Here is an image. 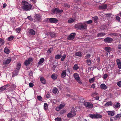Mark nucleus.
Wrapping results in <instances>:
<instances>
[{"label":"nucleus","mask_w":121,"mask_h":121,"mask_svg":"<svg viewBox=\"0 0 121 121\" xmlns=\"http://www.w3.org/2000/svg\"><path fill=\"white\" fill-rule=\"evenodd\" d=\"M27 18L31 21H33V19L31 16H28L27 17Z\"/></svg>","instance_id":"nucleus-49"},{"label":"nucleus","mask_w":121,"mask_h":121,"mask_svg":"<svg viewBox=\"0 0 121 121\" xmlns=\"http://www.w3.org/2000/svg\"><path fill=\"white\" fill-rule=\"evenodd\" d=\"M107 113L109 116H113L115 115V113L113 111H107Z\"/></svg>","instance_id":"nucleus-15"},{"label":"nucleus","mask_w":121,"mask_h":121,"mask_svg":"<svg viewBox=\"0 0 121 121\" xmlns=\"http://www.w3.org/2000/svg\"><path fill=\"white\" fill-rule=\"evenodd\" d=\"M22 8L25 11H28L31 9L32 7V6L30 4L25 0L22 1Z\"/></svg>","instance_id":"nucleus-1"},{"label":"nucleus","mask_w":121,"mask_h":121,"mask_svg":"<svg viewBox=\"0 0 121 121\" xmlns=\"http://www.w3.org/2000/svg\"><path fill=\"white\" fill-rule=\"evenodd\" d=\"M117 84L119 87L121 86V82L119 81L117 82Z\"/></svg>","instance_id":"nucleus-54"},{"label":"nucleus","mask_w":121,"mask_h":121,"mask_svg":"<svg viewBox=\"0 0 121 121\" xmlns=\"http://www.w3.org/2000/svg\"><path fill=\"white\" fill-rule=\"evenodd\" d=\"M98 18L97 17H95L94 18V19L93 20L94 22H97L98 20Z\"/></svg>","instance_id":"nucleus-48"},{"label":"nucleus","mask_w":121,"mask_h":121,"mask_svg":"<svg viewBox=\"0 0 121 121\" xmlns=\"http://www.w3.org/2000/svg\"><path fill=\"white\" fill-rule=\"evenodd\" d=\"M100 87L101 89L106 90L107 88V86L104 84H102L100 85Z\"/></svg>","instance_id":"nucleus-17"},{"label":"nucleus","mask_w":121,"mask_h":121,"mask_svg":"<svg viewBox=\"0 0 121 121\" xmlns=\"http://www.w3.org/2000/svg\"><path fill=\"white\" fill-rule=\"evenodd\" d=\"M65 105V103H63L62 104H60L59 107L61 109L63 108Z\"/></svg>","instance_id":"nucleus-37"},{"label":"nucleus","mask_w":121,"mask_h":121,"mask_svg":"<svg viewBox=\"0 0 121 121\" xmlns=\"http://www.w3.org/2000/svg\"><path fill=\"white\" fill-rule=\"evenodd\" d=\"M116 61L117 63V65L118 64L121 63L120 62V60L119 59H118L116 60Z\"/></svg>","instance_id":"nucleus-53"},{"label":"nucleus","mask_w":121,"mask_h":121,"mask_svg":"<svg viewBox=\"0 0 121 121\" xmlns=\"http://www.w3.org/2000/svg\"><path fill=\"white\" fill-rule=\"evenodd\" d=\"M74 21L73 19L72 18L69 19L68 21V22L69 23H72Z\"/></svg>","instance_id":"nucleus-39"},{"label":"nucleus","mask_w":121,"mask_h":121,"mask_svg":"<svg viewBox=\"0 0 121 121\" xmlns=\"http://www.w3.org/2000/svg\"><path fill=\"white\" fill-rule=\"evenodd\" d=\"M84 104L87 108H92L93 105L92 103L88 102H84Z\"/></svg>","instance_id":"nucleus-5"},{"label":"nucleus","mask_w":121,"mask_h":121,"mask_svg":"<svg viewBox=\"0 0 121 121\" xmlns=\"http://www.w3.org/2000/svg\"><path fill=\"white\" fill-rule=\"evenodd\" d=\"M5 43V41L2 39L0 38V47L3 45Z\"/></svg>","instance_id":"nucleus-25"},{"label":"nucleus","mask_w":121,"mask_h":121,"mask_svg":"<svg viewBox=\"0 0 121 121\" xmlns=\"http://www.w3.org/2000/svg\"><path fill=\"white\" fill-rule=\"evenodd\" d=\"M62 57V55L60 54L57 55L55 56V58L56 59H59L60 58Z\"/></svg>","instance_id":"nucleus-35"},{"label":"nucleus","mask_w":121,"mask_h":121,"mask_svg":"<svg viewBox=\"0 0 121 121\" xmlns=\"http://www.w3.org/2000/svg\"><path fill=\"white\" fill-rule=\"evenodd\" d=\"M64 5L65 7L66 8H69L70 7L69 5L68 4H67L65 3L64 4Z\"/></svg>","instance_id":"nucleus-50"},{"label":"nucleus","mask_w":121,"mask_h":121,"mask_svg":"<svg viewBox=\"0 0 121 121\" xmlns=\"http://www.w3.org/2000/svg\"><path fill=\"white\" fill-rule=\"evenodd\" d=\"M118 49H121V44H119L118 45Z\"/></svg>","instance_id":"nucleus-64"},{"label":"nucleus","mask_w":121,"mask_h":121,"mask_svg":"<svg viewBox=\"0 0 121 121\" xmlns=\"http://www.w3.org/2000/svg\"><path fill=\"white\" fill-rule=\"evenodd\" d=\"M113 107L115 108H120V104L118 102H117V104H114Z\"/></svg>","instance_id":"nucleus-18"},{"label":"nucleus","mask_w":121,"mask_h":121,"mask_svg":"<svg viewBox=\"0 0 121 121\" xmlns=\"http://www.w3.org/2000/svg\"><path fill=\"white\" fill-rule=\"evenodd\" d=\"M105 42L107 43H111L113 41V39L110 37H107L104 39Z\"/></svg>","instance_id":"nucleus-12"},{"label":"nucleus","mask_w":121,"mask_h":121,"mask_svg":"<svg viewBox=\"0 0 121 121\" xmlns=\"http://www.w3.org/2000/svg\"><path fill=\"white\" fill-rule=\"evenodd\" d=\"M4 52L5 53H9L10 50L7 47H5L4 49Z\"/></svg>","instance_id":"nucleus-33"},{"label":"nucleus","mask_w":121,"mask_h":121,"mask_svg":"<svg viewBox=\"0 0 121 121\" xmlns=\"http://www.w3.org/2000/svg\"><path fill=\"white\" fill-rule=\"evenodd\" d=\"M91 60H87L86 63L87 64L90 65L91 64Z\"/></svg>","instance_id":"nucleus-43"},{"label":"nucleus","mask_w":121,"mask_h":121,"mask_svg":"<svg viewBox=\"0 0 121 121\" xmlns=\"http://www.w3.org/2000/svg\"><path fill=\"white\" fill-rule=\"evenodd\" d=\"M49 34L50 35L52 38H54L55 36V33H54L50 32Z\"/></svg>","instance_id":"nucleus-40"},{"label":"nucleus","mask_w":121,"mask_h":121,"mask_svg":"<svg viewBox=\"0 0 121 121\" xmlns=\"http://www.w3.org/2000/svg\"><path fill=\"white\" fill-rule=\"evenodd\" d=\"M109 35L112 37H116L118 35V33H111Z\"/></svg>","instance_id":"nucleus-21"},{"label":"nucleus","mask_w":121,"mask_h":121,"mask_svg":"<svg viewBox=\"0 0 121 121\" xmlns=\"http://www.w3.org/2000/svg\"><path fill=\"white\" fill-rule=\"evenodd\" d=\"M49 21L51 23H56L58 22V20L56 18H49Z\"/></svg>","instance_id":"nucleus-10"},{"label":"nucleus","mask_w":121,"mask_h":121,"mask_svg":"<svg viewBox=\"0 0 121 121\" xmlns=\"http://www.w3.org/2000/svg\"><path fill=\"white\" fill-rule=\"evenodd\" d=\"M95 87V84H93L91 86V87L93 88H94Z\"/></svg>","instance_id":"nucleus-63"},{"label":"nucleus","mask_w":121,"mask_h":121,"mask_svg":"<svg viewBox=\"0 0 121 121\" xmlns=\"http://www.w3.org/2000/svg\"><path fill=\"white\" fill-rule=\"evenodd\" d=\"M105 50L109 53L111 51H112V49L109 47H106L105 48Z\"/></svg>","instance_id":"nucleus-16"},{"label":"nucleus","mask_w":121,"mask_h":121,"mask_svg":"<svg viewBox=\"0 0 121 121\" xmlns=\"http://www.w3.org/2000/svg\"><path fill=\"white\" fill-rule=\"evenodd\" d=\"M121 117V113L120 114H118L117 115L114 117V118L115 120H117V119Z\"/></svg>","instance_id":"nucleus-30"},{"label":"nucleus","mask_w":121,"mask_h":121,"mask_svg":"<svg viewBox=\"0 0 121 121\" xmlns=\"http://www.w3.org/2000/svg\"><path fill=\"white\" fill-rule=\"evenodd\" d=\"M21 67V64L19 63H18L17 64V65L16 66V68L17 70H19L20 69Z\"/></svg>","instance_id":"nucleus-34"},{"label":"nucleus","mask_w":121,"mask_h":121,"mask_svg":"<svg viewBox=\"0 0 121 121\" xmlns=\"http://www.w3.org/2000/svg\"><path fill=\"white\" fill-rule=\"evenodd\" d=\"M79 69V67L77 64L75 65L73 67V69L74 70H77Z\"/></svg>","instance_id":"nucleus-32"},{"label":"nucleus","mask_w":121,"mask_h":121,"mask_svg":"<svg viewBox=\"0 0 121 121\" xmlns=\"http://www.w3.org/2000/svg\"><path fill=\"white\" fill-rule=\"evenodd\" d=\"M112 104V103L111 101H109L107 102L105 104V106L106 107L111 106Z\"/></svg>","instance_id":"nucleus-22"},{"label":"nucleus","mask_w":121,"mask_h":121,"mask_svg":"<svg viewBox=\"0 0 121 121\" xmlns=\"http://www.w3.org/2000/svg\"><path fill=\"white\" fill-rule=\"evenodd\" d=\"M56 110L57 111H59L61 109L60 108H59V107H56Z\"/></svg>","instance_id":"nucleus-62"},{"label":"nucleus","mask_w":121,"mask_h":121,"mask_svg":"<svg viewBox=\"0 0 121 121\" xmlns=\"http://www.w3.org/2000/svg\"><path fill=\"white\" fill-rule=\"evenodd\" d=\"M57 77V74L53 73L51 76V77L53 79H56Z\"/></svg>","instance_id":"nucleus-23"},{"label":"nucleus","mask_w":121,"mask_h":121,"mask_svg":"<svg viewBox=\"0 0 121 121\" xmlns=\"http://www.w3.org/2000/svg\"><path fill=\"white\" fill-rule=\"evenodd\" d=\"M75 108L76 110L77 111H79L80 109V108L79 107H77Z\"/></svg>","instance_id":"nucleus-58"},{"label":"nucleus","mask_w":121,"mask_h":121,"mask_svg":"<svg viewBox=\"0 0 121 121\" xmlns=\"http://www.w3.org/2000/svg\"><path fill=\"white\" fill-rule=\"evenodd\" d=\"M29 86L30 87H31L34 86V84L30 82L29 83Z\"/></svg>","instance_id":"nucleus-56"},{"label":"nucleus","mask_w":121,"mask_h":121,"mask_svg":"<svg viewBox=\"0 0 121 121\" xmlns=\"http://www.w3.org/2000/svg\"><path fill=\"white\" fill-rule=\"evenodd\" d=\"M92 21L91 20H90L86 22V23L88 24H90L92 23Z\"/></svg>","instance_id":"nucleus-45"},{"label":"nucleus","mask_w":121,"mask_h":121,"mask_svg":"<svg viewBox=\"0 0 121 121\" xmlns=\"http://www.w3.org/2000/svg\"><path fill=\"white\" fill-rule=\"evenodd\" d=\"M75 27L80 30L87 29V26L85 23L83 24L82 23L76 24L75 25Z\"/></svg>","instance_id":"nucleus-2"},{"label":"nucleus","mask_w":121,"mask_h":121,"mask_svg":"<svg viewBox=\"0 0 121 121\" xmlns=\"http://www.w3.org/2000/svg\"><path fill=\"white\" fill-rule=\"evenodd\" d=\"M33 59L31 58H29L27 60H26L24 62V64L26 66H27L29 65L30 63L32 61Z\"/></svg>","instance_id":"nucleus-7"},{"label":"nucleus","mask_w":121,"mask_h":121,"mask_svg":"<svg viewBox=\"0 0 121 121\" xmlns=\"http://www.w3.org/2000/svg\"><path fill=\"white\" fill-rule=\"evenodd\" d=\"M16 31L18 33H19L21 30V29L20 28H18L16 29Z\"/></svg>","instance_id":"nucleus-42"},{"label":"nucleus","mask_w":121,"mask_h":121,"mask_svg":"<svg viewBox=\"0 0 121 121\" xmlns=\"http://www.w3.org/2000/svg\"><path fill=\"white\" fill-rule=\"evenodd\" d=\"M97 35L99 37H101L105 35V34L104 33L101 32L98 33Z\"/></svg>","instance_id":"nucleus-24"},{"label":"nucleus","mask_w":121,"mask_h":121,"mask_svg":"<svg viewBox=\"0 0 121 121\" xmlns=\"http://www.w3.org/2000/svg\"><path fill=\"white\" fill-rule=\"evenodd\" d=\"M66 70L63 71L61 74V77L62 78H65L66 76Z\"/></svg>","instance_id":"nucleus-20"},{"label":"nucleus","mask_w":121,"mask_h":121,"mask_svg":"<svg viewBox=\"0 0 121 121\" xmlns=\"http://www.w3.org/2000/svg\"><path fill=\"white\" fill-rule=\"evenodd\" d=\"M53 50V48H50L48 49V51L47 52L48 53L49 52V53H51L52 52V51Z\"/></svg>","instance_id":"nucleus-41"},{"label":"nucleus","mask_w":121,"mask_h":121,"mask_svg":"<svg viewBox=\"0 0 121 121\" xmlns=\"http://www.w3.org/2000/svg\"><path fill=\"white\" fill-rule=\"evenodd\" d=\"M118 68L119 69H121V63L117 65Z\"/></svg>","instance_id":"nucleus-60"},{"label":"nucleus","mask_w":121,"mask_h":121,"mask_svg":"<svg viewBox=\"0 0 121 121\" xmlns=\"http://www.w3.org/2000/svg\"><path fill=\"white\" fill-rule=\"evenodd\" d=\"M34 20L35 21H39L41 20L40 16L39 14H36L34 17Z\"/></svg>","instance_id":"nucleus-13"},{"label":"nucleus","mask_w":121,"mask_h":121,"mask_svg":"<svg viewBox=\"0 0 121 121\" xmlns=\"http://www.w3.org/2000/svg\"><path fill=\"white\" fill-rule=\"evenodd\" d=\"M52 12L54 14H57L58 13H61L63 12L62 10H59L58 9L55 8L54 9H52Z\"/></svg>","instance_id":"nucleus-6"},{"label":"nucleus","mask_w":121,"mask_h":121,"mask_svg":"<svg viewBox=\"0 0 121 121\" xmlns=\"http://www.w3.org/2000/svg\"><path fill=\"white\" fill-rule=\"evenodd\" d=\"M30 35H34L35 34V32L33 29H30L28 31Z\"/></svg>","instance_id":"nucleus-14"},{"label":"nucleus","mask_w":121,"mask_h":121,"mask_svg":"<svg viewBox=\"0 0 121 121\" xmlns=\"http://www.w3.org/2000/svg\"><path fill=\"white\" fill-rule=\"evenodd\" d=\"M55 120L56 121H61V118L58 117L56 118Z\"/></svg>","instance_id":"nucleus-52"},{"label":"nucleus","mask_w":121,"mask_h":121,"mask_svg":"<svg viewBox=\"0 0 121 121\" xmlns=\"http://www.w3.org/2000/svg\"><path fill=\"white\" fill-rule=\"evenodd\" d=\"M14 37L13 36H11L8 37L7 40L8 41H11L13 39Z\"/></svg>","instance_id":"nucleus-38"},{"label":"nucleus","mask_w":121,"mask_h":121,"mask_svg":"<svg viewBox=\"0 0 121 121\" xmlns=\"http://www.w3.org/2000/svg\"><path fill=\"white\" fill-rule=\"evenodd\" d=\"M108 77V75L107 74H105L104 75V79H106Z\"/></svg>","instance_id":"nucleus-57"},{"label":"nucleus","mask_w":121,"mask_h":121,"mask_svg":"<svg viewBox=\"0 0 121 121\" xmlns=\"http://www.w3.org/2000/svg\"><path fill=\"white\" fill-rule=\"evenodd\" d=\"M95 79V78H93L91 79H89V81L90 83H92L94 81Z\"/></svg>","instance_id":"nucleus-44"},{"label":"nucleus","mask_w":121,"mask_h":121,"mask_svg":"<svg viewBox=\"0 0 121 121\" xmlns=\"http://www.w3.org/2000/svg\"><path fill=\"white\" fill-rule=\"evenodd\" d=\"M11 61V59L10 58H9L8 59L5 60L4 62V63L5 65L9 64Z\"/></svg>","instance_id":"nucleus-19"},{"label":"nucleus","mask_w":121,"mask_h":121,"mask_svg":"<svg viewBox=\"0 0 121 121\" xmlns=\"http://www.w3.org/2000/svg\"><path fill=\"white\" fill-rule=\"evenodd\" d=\"M116 18L118 21H119L120 20V18L119 16H117L116 17Z\"/></svg>","instance_id":"nucleus-55"},{"label":"nucleus","mask_w":121,"mask_h":121,"mask_svg":"<svg viewBox=\"0 0 121 121\" xmlns=\"http://www.w3.org/2000/svg\"><path fill=\"white\" fill-rule=\"evenodd\" d=\"M37 98L39 100L41 101H42V98L40 96H38L37 97Z\"/></svg>","instance_id":"nucleus-51"},{"label":"nucleus","mask_w":121,"mask_h":121,"mask_svg":"<svg viewBox=\"0 0 121 121\" xmlns=\"http://www.w3.org/2000/svg\"><path fill=\"white\" fill-rule=\"evenodd\" d=\"M107 5L106 4H102L99 6V10H103L106 9H107Z\"/></svg>","instance_id":"nucleus-11"},{"label":"nucleus","mask_w":121,"mask_h":121,"mask_svg":"<svg viewBox=\"0 0 121 121\" xmlns=\"http://www.w3.org/2000/svg\"><path fill=\"white\" fill-rule=\"evenodd\" d=\"M52 92L55 94H56L57 93H58L59 92L58 89L56 88H54L53 89Z\"/></svg>","instance_id":"nucleus-27"},{"label":"nucleus","mask_w":121,"mask_h":121,"mask_svg":"<svg viewBox=\"0 0 121 121\" xmlns=\"http://www.w3.org/2000/svg\"><path fill=\"white\" fill-rule=\"evenodd\" d=\"M66 57V55L65 54L64 55L62 56L61 59V60L62 61H63L65 59V58Z\"/></svg>","instance_id":"nucleus-46"},{"label":"nucleus","mask_w":121,"mask_h":121,"mask_svg":"<svg viewBox=\"0 0 121 121\" xmlns=\"http://www.w3.org/2000/svg\"><path fill=\"white\" fill-rule=\"evenodd\" d=\"M44 61V59L43 58H42L40 59L39 61L38 62V65H40L41 64L43 63Z\"/></svg>","instance_id":"nucleus-28"},{"label":"nucleus","mask_w":121,"mask_h":121,"mask_svg":"<svg viewBox=\"0 0 121 121\" xmlns=\"http://www.w3.org/2000/svg\"><path fill=\"white\" fill-rule=\"evenodd\" d=\"M76 115V113L74 111H72L71 112L68 113L67 115L68 117H74Z\"/></svg>","instance_id":"nucleus-9"},{"label":"nucleus","mask_w":121,"mask_h":121,"mask_svg":"<svg viewBox=\"0 0 121 121\" xmlns=\"http://www.w3.org/2000/svg\"><path fill=\"white\" fill-rule=\"evenodd\" d=\"M18 72V70H15L13 72L12 74V76L14 77L15 76L17 75Z\"/></svg>","instance_id":"nucleus-26"},{"label":"nucleus","mask_w":121,"mask_h":121,"mask_svg":"<svg viewBox=\"0 0 121 121\" xmlns=\"http://www.w3.org/2000/svg\"><path fill=\"white\" fill-rule=\"evenodd\" d=\"M52 101L54 104H56L57 102L56 100L55 99L52 100Z\"/></svg>","instance_id":"nucleus-59"},{"label":"nucleus","mask_w":121,"mask_h":121,"mask_svg":"<svg viewBox=\"0 0 121 121\" xmlns=\"http://www.w3.org/2000/svg\"><path fill=\"white\" fill-rule=\"evenodd\" d=\"M40 80L41 82L43 84H45V80L43 77H41L40 78Z\"/></svg>","instance_id":"nucleus-31"},{"label":"nucleus","mask_w":121,"mask_h":121,"mask_svg":"<svg viewBox=\"0 0 121 121\" xmlns=\"http://www.w3.org/2000/svg\"><path fill=\"white\" fill-rule=\"evenodd\" d=\"M90 117L92 118H100L102 117V116L98 113H96L95 114H91Z\"/></svg>","instance_id":"nucleus-4"},{"label":"nucleus","mask_w":121,"mask_h":121,"mask_svg":"<svg viewBox=\"0 0 121 121\" xmlns=\"http://www.w3.org/2000/svg\"><path fill=\"white\" fill-rule=\"evenodd\" d=\"M73 76L76 80L80 84H82V82L80 80L81 79L78 74L75 73L73 75Z\"/></svg>","instance_id":"nucleus-3"},{"label":"nucleus","mask_w":121,"mask_h":121,"mask_svg":"<svg viewBox=\"0 0 121 121\" xmlns=\"http://www.w3.org/2000/svg\"><path fill=\"white\" fill-rule=\"evenodd\" d=\"M76 55L79 56H81L82 55L81 53H75Z\"/></svg>","instance_id":"nucleus-61"},{"label":"nucleus","mask_w":121,"mask_h":121,"mask_svg":"<svg viewBox=\"0 0 121 121\" xmlns=\"http://www.w3.org/2000/svg\"><path fill=\"white\" fill-rule=\"evenodd\" d=\"M8 85H6L3 86L0 88V90L1 91H3L5 90L7 87L8 86Z\"/></svg>","instance_id":"nucleus-29"},{"label":"nucleus","mask_w":121,"mask_h":121,"mask_svg":"<svg viewBox=\"0 0 121 121\" xmlns=\"http://www.w3.org/2000/svg\"><path fill=\"white\" fill-rule=\"evenodd\" d=\"M44 108L45 110L47 109L48 108V106L46 103H45L44 105Z\"/></svg>","instance_id":"nucleus-36"},{"label":"nucleus","mask_w":121,"mask_h":121,"mask_svg":"<svg viewBox=\"0 0 121 121\" xmlns=\"http://www.w3.org/2000/svg\"><path fill=\"white\" fill-rule=\"evenodd\" d=\"M91 56L90 54L88 53L86 56H85V58L86 59H88Z\"/></svg>","instance_id":"nucleus-47"},{"label":"nucleus","mask_w":121,"mask_h":121,"mask_svg":"<svg viewBox=\"0 0 121 121\" xmlns=\"http://www.w3.org/2000/svg\"><path fill=\"white\" fill-rule=\"evenodd\" d=\"M76 35L75 33H71L67 38V39L69 40H72L74 39Z\"/></svg>","instance_id":"nucleus-8"}]
</instances>
